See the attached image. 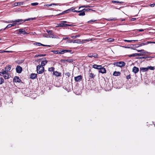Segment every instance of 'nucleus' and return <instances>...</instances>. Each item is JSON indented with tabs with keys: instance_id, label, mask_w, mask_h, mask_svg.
Masks as SVG:
<instances>
[{
	"instance_id": "f257e3e1",
	"label": "nucleus",
	"mask_w": 155,
	"mask_h": 155,
	"mask_svg": "<svg viewBox=\"0 0 155 155\" xmlns=\"http://www.w3.org/2000/svg\"><path fill=\"white\" fill-rule=\"evenodd\" d=\"M90 40L89 39H84L82 40L81 39H76L74 40H71L70 41V43H84V42L83 41H89Z\"/></svg>"
},
{
	"instance_id": "f03ea898",
	"label": "nucleus",
	"mask_w": 155,
	"mask_h": 155,
	"mask_svg": "<svg viewBox=\"0 0 155 155\" xmlns=\"http://www.w3.org/2000/svg\"><path fill=\"white\" fill-rule=\"evenodd\" d=\"M36 19L35 18H28L27 19H26L24 20H23L22 19H18L16 20L15 21H13V22H15V23H19V22H21L22 23L24 22L27 21H29L31 20H35Z\"/></svg>"
},
{
	"instance_id": "7ed1b4c3",
	"label": "nucleus",
	"mask_w": 155,
	"mask_h": 155,
	"mask_svg": "<svg viewBox=\"0 0 155 155\" xmlns=\"http://www.w3.org/2000/svg\"><path fill=\"white\" fill-rule=\"evenodd\" d=\"M46 31L48 33V35L47 36H45V37L52 38H56V36L54 35V34L53 33V31L52 30L47 29L46 30Z\"/></svg>"
},
{
	"instance_id": "20e7f679",
	"label": "nucleus",
	"mask_w": 155,
	"mask_h": 155,
	"mask_svg": "<svg viewBox=\"0 0 155 155\" xmlns=\"http://www.w3.org/2000/svg\"><path fill=\"white\" fill-rule=\"evenodd\" d=\"M114 64L117 66L122 68L125 66L126 63L124 61H120L114 63Z\"/></svg>"
},
{
	"instance_id": "39448f33",
	"label": "nucleus",
	"mask_w": 155,
	"mask_h": 155,
	"mask_svg": "<svg viewBox=\"0 0 155 155\" xmlns=\"http://www.w3.org/2000/svg\"><path fill=\"white\" fill-rule=\"evenodd\" d=\"M37 73L39 74H41L43 73L44 71V68L43 67H41L38 65L37 67Z\"/></svg>"
},
{
	"instance_id": "423d86ee",
	"label": "nucleus",
	"mask_w": 155,
	"mask_h": 155,
	"mask_svg": "<svg viewBox=\"0 0 155 155\" xmlns=\"http://www.w3.org/2000/svg\"><path fill=\"white\" fill-rule=\"evenodd\" d=\"M74 78L76 82H80L82 80L83 77L82 76L80 75L75 77Z\"/></svg>"
},
{
	"instance_id": "0eeeda50",
	"label": "nucleus",
	"mask_w": 155,
	"mask_h": 155,
	"mask_svg": "<svg viewBox=\"0 0 155 155\" xmlns=\"http://www.w3.org/2000/svg\"><path fill=\"white\" fill-rule=\"evenodd\" d=\"M88 56L91 58H92L93 57L94 58H97L98 57V55L96 53H91L88 54Z\"/></svg>"
},
{
	"instance_id": "6e6552de",
	"label": "nucleus",
	"mask_w": 155,
	"mask_h": 155,
	"mask_svg": "<svg viewBox=\"0 0 155 155\" xmlns=\"http://www.w3.org/2000/svg\"><path fill=\"white\" fill-rule=\"evenodd\" d=\"M79 11H81L80 12H79V13L78 14L79 16H84L85 15V12L88 11V9H84L82 10H79Z\"/></svg>"
},
{
	"instance_id": "1a4fd4ad",
	"label": "nucleus",
	"mask_w": 155,
	"mask_h": 155,
	"mask_svg": "<svg viewBox=\"0 0 155 155\" xmlns=\"http://www.w3.org/2000/svg\"><path fill=\"white\" fill-rule=\"evenodd\" d=\"M22 70V68L20 66L18 65L16 68V72L19 74L21 73Z\"/></svg>"
},
{
	"instance_id": "9d476101",
	"label": "nucleus",
	"mask_w": 155,
	"mask_h": 155,
	"mask_svg": "<svg viewBox=\"0 0 155 155\" xmlns=\"http://www.w3.org/2000/svg\"><path fill=\"white\" fill-rule=\"evenodd\" d=\"M13 81L15 83H19L21 81V80L18 77L15 76L13 78Z\"/></svg>"
},
{
	"instance_id": "9b49d317",
	"label": "nucleus",
	"mask_w": 155,
	"mask_h": 155,
	"mask_svg": "<svg viewBox=\"0 0 155 155\" xmlns=\"http://www.w3.org/2000/svg\"><path fill=\"white\" fill-rule=\"evenodd\" d=\"M101 67V68L99 71V72L102 74L106 73V71L105 68L102 67V66Z\"/></svg>"
},
{
	"instance_id": "f8f14e48",
	"label": "nucleus",
	"mask_w": 155,
	"mask_h": 155,
	"mask_svg": "<svg viewBox=\"0 0 155 155\" xmlns=\"http://www.w3.org/2000/svg\"><path fill=\"white\" fill-rule=\"evenodd\" d=\"M17 31H18L20 33V34H23L24 35L28 34L25 31L24 29L22 28H20L18 30H17Z\"/></svg>"
},
{
	"instance_id": "ddd939ff",
	"label": "nucleus",
	"mask_w": 155,
	"mask_h": 155,
	"mask_svg": "<svg viewBox=\"0 0 155 155\" xmlns=\"http://www.w3.org/2000/svg\"><path fill=\"white\" fill-rule=\"evenodd\" d=\"M139 71V68L136 66H134L132 69V71L135 74L137 73Z\"/></svg>"
},
{
	"instance_id": "4468645a",
	"label": "nucleus",
	"mask_w": 155,
	"mask_h": 155,
	"mask_svg": "<svg viewBox=\"0 0 155 155\" xmlns=\"http://www.w3.org/2000/svg\"><path fill=\"white\" fill-rule=\"evenodd\" d=\"M34 44L38 46L41 45L44 46H47L49 47H51V46L50 45H44L39 42H36L35 43H34Z\"/></svg>"
},
{
	"instance_id": "2eb2a0df",
	"label": "nucleus",
	"mask_w": 155,
	"mask_h": 155,
	"mask_svg": "<svg viewBox=\"0 0 155 155\" xmlns=\"http://www.w3.org/2000/svg\"><path fill=\"white\" fill-rule=\"evenodd\" d=\"M53 74L57 77H60L61 76V73L57 71H54Z\"/></svg>"
},
{
	"instance_id": "dca6fc26",
	"label": "nucleus",
	"mask_w": 155,
	"mask_h": 155,
	"mask_svg": "<svg viewBox=\"0 0 155 155\" xmlns=\"http://www.w3.org/2000/svg\"><path fill=\"white\" fill-rule=\"evenodd\" d=\"M149 43H154L155 44V42H150L149 41H148L146 43H143L139 44V46H141L143 45H147V44Z\"/></svg>"
},
{
	"instance_id": "f3484780",
	"label": "nucleus",
	"mask_w": 155,
	"mask_h": 155,
	"mask_svg": "<svg viewBox=\"0 0 155 155\" xmlns=\"http://www.w3.org/2000/svg\"><path fill=\"white\" fill-rule=\"evenodd\" d=\"M101 67V65H97L96 64H94L93 65L92 67L95 69L99 70Z\"/></svg>"
},
{
	"instance_id": "a211bd4d",
	"label": "nucleus",
	"mask_w": 155,
	"mask_h": 155,
	"mask_svg": "<svg viewBox=\"0 0 155 155\" xmlns=\"http://www.w3.org/2000/svg\"><path fill=\"white\" fill-rule=\"evenodd\" d=\"M11 66L10 65H8V66H6V67H5V71H7V73H8L11 69Z\"/></svg>"
},
{
	"instance_id": "6ab92c4d",
	"label": "nucleus",
	"mask_w": 155,
	"mask_h": 155,
	"mask_svg": "<svg viewBox=\"0 0 155 155\" xmlns=\"http://www.w3.org/2000/svg\"><path fill=\"white\" fill-rule=\"evenodd\" d=\"M66 24H65L63 22H61L60 23H59L58 25H56V27H66Z\"/></svg>"
},
{
	"instance_id": "aec40b11",
	"label": "nucleus",
	"mask_w": 155,
	"mask_h": 155,
	"mask_svg": "<svg viewBox=\"0 0 155 155\" xmlns=\"http://www.w3.org/2000/svg\"><path fill=\"white\" fill-rule=\"evenodd\" d=\"M51 52H53L54 54H63V53H62L61 51H59L58 50H53L51 51Z\"/></svg>"
},
{
	"instance_id": "412c9836",
	"label": "nucleus",
	"mask_w": 155,
	"mask_h": 155,
	"mask_svg": "<svg viewBox=\"0 0 155 155\" xmlns=\"http://www.w3.org/2000/svg\"><path fill=\"white\" fill-rule=\"evenodd\" d=\"M48 63V61L47 60L43 61H41V64L39 66L41 67L45 66Z\"/></svg>"
},
{
	"instance_id": "4be33fe9",
	"label": "nucleus",
	"mask_w": 155,
	"mask_h": 155,
	"mask_svg": "<svg viewBox=\"0 0 155 155\" xmlns=\"http://www.w3.org/2000/svg\"><path fill=\"white\" fill-rule=\"evenodd\" d=\"M88 75L90 78L91 79L94 78L95 76V75L92 72L89 73Z\"/></svg>"
},
{
	"instance_id": "5701e85b",
	"label": "nucleus",
	"mask_w": 155,
	"mask_h": 155,
	"mask_svg": "<svg viewBox=\"0 0 155 155\" xmlns=\"http://www.w3.org/2000/svg\"><path fill=\"white\" fill-rule=\"evenodd\" d=\"M37 74L35 73H32L31 74L30 78L31 79H35L37 77Z\"/></svg>"
},
{
	"instance_id": "b1692460",
	"label": "nucleus",
	"mask_w": 155,
	"mask_h": 155,
	"mask_svg": "<svg viewBox=\"0 0 155 155\" xmlns=\"http://www.w3.org/2000/svg\"><path fill=\"white\" fill-rule=\"evenodd\" d=\"M120 72L119 71H115L114 72L113 75L115 76H119L120 74Z\"/></svg>"
},
{
	"instance_id": "393cba45",
	"label": "nucleus",
	"mask_w": 155,
	"mask_h": 155,
	"mask_svg": "<svg viewBox=\"0 0 155 155\" xmlns=\"http://www.w3.org/2000/svg\"><path fill=\"white\" fill-rule=\"evenodd\" d=\"M10 76V75L8 73H6L5 74V75L4 76V78L5 79H8L9 78Z\"/></svg>"
},
{
	"instance_id": "a878e982",
	"label": "nucleus",
	"mask_w": 155,
	"mask_h": 155,
	"mask_svg": "<svg viewBox=\"0 0 155 155\" xmlns=\"http://www.w3.org/2000/svg\"><path fill=\"white\" fill-rule=\"evenodd\" d=\"M117 18H106L105 20L108 21H116L117 20Z\"/></svg>"
},
{
	"instance_id": "bb28decb",
	"label": "nucleus",
	"mask_w": 155,
	"mask_h": 155,
	"mask_svg": "<svg viewBox=\"0 0 155 155\" xmlns=\"http://www.w3.org/2000/svg\"><path fill=\"white\" fill-rule=\"evenodd\" d=\"M140 71H142V72H144L147 71L148 70L147 67V68H143L142 67L140 68Z\"/></svg>"
},
{
	"instance_id": "cd10ccee",
	"label": "nucleus",
	"mask_w": 155,
	"mask_h": 155,
	"mask_svg": "<svg viewBox=\"0 0 155 155\" xmlns=\"http://www.w3.org/2000/svg\"><path fill=\"white\" fill-rule=\"evenodd\" d=\"M60 51H61L62 53H63L64 54V53L70 52L71 51V50H63Z\"/></svg>"
},
{
	"instance_id": "c85d7f7f",
	"label": "nucleus",
	"mask_w": 155,
	"mask_h": 155,
	"mask_svg": "<svg viewBox=\"0 0 155 155\" xmlns=\"http://www.w3.org/2000/svg\"><path fill=\"white\" fill-rule=\"evenodd\" d=\"M52 5H58L57 4H55V3H52L50 4H45L44 5V6H47V7H49L51 6H52Z\"/></svg>"
},
{
	"instance_id": "c756f323",
	"label": "nucleus",
	"mask_w": 155,
	"mask_h": 155,
	"mask_svg": "<svg viewBox=\"0 0 155 155\" xmlns=\"http://www.w3.org/2000/svg\"><path fill=\"white\" fill-rule=\"evenodd\" d=\"M55 68L54 67H51V68H49L48 69V71H49L50 72H52V71H54V70Z\"/></svg>"
},
{
	"instance_id": "7c9ffc66",
	"label": "nucleus",
	"mask_w": 155,
	"mask_h": 155,
	"mask_svg": "<svg viewBox=\"0 0 155 155\" xmlns=\"http://www.w3.org/2000/svg\"><path fill=\"white\" fill-rule=\"evenodd\" d=\"M111 2L113 3H119L120 4H122L123 3L122 2H119L117 1H114L113 0L111 1Z\"/></svg>"
},
{
	"instance_id": "2f4dec72",
	"label": "nucleus",
	"mask_w": 155,
	"mask_h": 155,
	"mask_svg": "<svg viewBox=\"0 0 155 155\" xmlns=\"http://www.w3.org/2000/svg\"><path fill=\"white\" fill-rule=\"evenodd\" d=\"M4 82V80L2 78H0V84H2Z\"/></svg>"
},
{
	"instance_id": "473e14b6",
	"label": "nucleus",
	"mask_w": 155,
	"mask_h": 155,
	"mask_svg": "<svg viewBox=\"0 0 155 155\" xmlns=\"http://www.w3.org/2000/svg\"><path fill=\"white\" fill-rule=\"evenodd\" d=\"M23 2H18L17 3V5H15V6H18V5H23Z\"/></svg>"
},
{
	"instance_id": "72a5a7b5",
	"label": "nucleus",
	"mask_w": 155,
	"mask_h": 155,
	"mask_svg": "<svg viewBox=\"0 0 155 155\" xmlns=\"http://www.w3.org/2000/svg\"><path fill=\"white\" fill-rule=\"evenodd\" d=\"M147 68L148 69H150L151 70H154L155 69V67H154L152 66H148L147 67Z\"/></svg>"
},
{
	"instance_id": "f704fd0d",
	"label": "nucleus",
	"mask_w": 155,
	"mask_h": 155,
	"mask_svg": "<svg viewBox=\"0 0 155 155\" xmlns=\"http://www.w3.org/2000/svg\"><path fill=\"white\" fill-rule=\"evenodd\" d=\"M107 41L109 42H112L114 41V39L113 38H109L107 39Z\"/></svg>"
},
{
	"instance_id": "c9c22d12",
	"label": "nucleus",
	"mask_w": 155,
	"mask_h": 155,
	"mask_svg": "<svg viewBox=\"0 0 155 155\" xmlns=\"http://www.w3.org/2000/svg\"><path fill=\"white\" fill-rule=\"evenodd\" d=\"M80 35L79 34V35H75V36H71V38H77V37H80Z\"/></svg>"
},
{
	"instance_id": "e433bc0d",
	"label": "nucleus",
	"mask_w": 155,
	"mask_h": 155,
	"mask_svg": "<svg viewBox=\"0 0 155 155\" xmlns=\"http://www.w3.org/2000/svg\"><path fill=\"white\" fill-rule=\"evenodd\" d=\"M127 56L129 57H134L136 56V53L134 54L131 55H127Z\"/></svg>"
},
{
	"instance_id": "4c0bfd02",
	"label": "nucleus",
	"mask_w": 155,
	"mask_h": 155,
	"mask_svg": "<svg viewBox=\"0 0 155 155\" xmlns=\"http://www.w3.org/2000/svg\"><path fill=\"white\" fill-rule=\"evenodd\" d=\"M66 61L69 63H71L73 61V60L72 59H68L66 60Z\"/></svg>"
},
{
	"instance_id": "58836bf2",
	"label": "nucleus",
	"mask_w": 155,
	"mask_h": 155,
	"mask_svg": "<svg viewBox=\"0 0 155 155\" xmlns=\"http://www.w3.org/2000/svg\"><path fill=\"white\" fill-rule=\"evenodd\" d=\"M12 27L11 24H9L6 27V28L4 29V30H5L6 28H11Z\"/></svg>"
},
{
	"instance_id": "ea45409f",
	"label": "nucleus",
	"mask_w": 155,
	"mask_h": 155,
	"mask_svg": "<svg viewBox=\"0 0 155 155\" xmlns=\"http://www.w3.org/2000/svg\"><path fill=\"white\" fill-rule=\"evenodd\" d=\"M20 24H21V23H15V22H13V23L12 24H11V25H12V26H14L15 25H20Z\"/></svg>"
},
{
	"instance_id": "a19ab883",
	"label": "nucleus",
	"mask_w": 155,
	"mask_h": 155,
	"mask_svg": "<svg viewBox=\"0 0 155 155\" xmlns=\"http://www.w3.org/2000/svg\"><path fill=\"white\" fill-rule=\"evenodd\" d=\"M141 52L142 53H144V54H146V53H148V52H147L146 51H145L143 49L141 50Z\"/></svg>"
},
{
	"instance_id": "79ce46f5",
	"label": "nucleus",
	"mask_w": 155,
	"mask_h": 155,
	"mask_svg": "<svg viewBox=\"0 0 155 155\" xmlns=\"http://www.w3.org/2000/svg\"><path fill=\"white\" fill-rule=\"evenodd\" d=\"M124 41L126 42L131 43L132 42V41H134V40H124Z\"/></svg>"
},
{
	"instance_id": "37998d69",
	"label": "nucleus",
	"mask_w": 155,
	"mask_h": 155,
	"mask_svg": "<svg viewBox=\"0 0 155 155\" xmlns=\"http://www.w3.org/2000/svg\"><path fill=\"white\" fill-rule=\"evenodd\" d=\"M31 4L32 6H35L38 5V3L37 2H35L31 3Z\"/></svg>"
},
{
	"instance_id": "c03bdc74",
	"label": "nucleus",
	"mask_w": 155,
	"mask_h": 155,
	"mask_svg": "<svg viewBox=\"0 0 155 155\" xmlns=\"http://www.w3.org/2000/svg\"><path fill=\"white\" fill-rule=\"evenodd\" d=\"M65 75L67 76L68 77H70V74L69 72H67L65 74Z\"/></svg>"
},
{
	"instance_id": "a18cd8bd",
	"label": "nucleus",
	"mask_w": 155,
	"mask_h": 155,
	"mask_svg": "<svg viewBox=\"0 0 155 155\" xmlns=\"http://www.w3.org/2000/svg\"><path fill=\"white\" fill-rule=\"evenodd\" d=\"M2 71L1 72V73L2 74H6V73H7V71H4V70L2 69Z\"/></svg>"
},
{
	"instance_id": "49530a36",
	"label": "nucleus",
	"mask_w": 155,
	"mask_h": 155,
	"mask_svg": "<svg viewBox=\"0 0 155 155\" xmlns=\"http://www.w3.org/2000/svg\"><path fill=\"white\" fill-rule=\"evenodd\" d=\"M66 27H67V26H74V25L72 24L70 25L66 24Z\"/></svg>"
},
{
	"instance_id": "de8ad7c7",
	"label": "nucleus",
	"mask_w": 155,
	"mask_h": 155,
	"mask_svg": "<svg viewBox=\"0 0 155 155\" xmlns=\"http://www.w3.org/2000/svg\"><path fill=\"white\" fill-rule=\"evenodd\" d=\"M131 78V77L130 76V74H129V75H127L126 76V78L127 79H130Z\"/></svg>"
},
{
	"instance_id": "09e8293b",
	"label": "nucleus",
	"mask_w": 155,
	"mask_h": 155,
	"mask_svg": "<svg viewBox=\"0 0 155 155\" xmlns=\"http://www.w3.org/2000/svg\"><path fill=\"white\" fill-rule=\"evenodd\" d=\"M97 20H90L89 21H88V23H90L91 22H95L97 21Z\"/></svg>"
},
{
	"instance_id": "8fccbe9b",
	"label": "nucleus",
	"mask_w": 155,
	"mask_h": 155,
	"mask_svg": "<svg viewBox=\"0 0 155 155\" xmlns=\"http://www.w3.org/2000/svg\"><path fill=\"white\" fill-rule=\"evenodd\" d=\"M143 54L141 53H136V56H142L143 55Z\"/></svg>"
},
{
	"instance_id": "3c124183",
	"label": "nucleus",
	"mask_w": 155,
	"mask_h": 155,
	"mask_svg": "<svg viewBox=\"0 0 155 155\" xmlns=\"http://www.w3.org/2000/svg\"><path fill=\"white\" fill-rule=\"evenodd\" d=\"M137 31H144V30L143 29H139L137 30Z\"/></svg>"
},
{
	"instance_id": "603ef678",
	"label": "nucleus",
	"mask_w": 155,
	"mask_h": 155,
	"mask_svg": "<svg viewBox=\"0 0 155 155\" xmlns=\"http://www.w3.org/2000/svg\"><path fill=\"white\" fill-rule=\"evenodd\" d=\"M73 7H72V8H71L69 9H68V10H69V11H73L74 10V8H73Z\"/></svg>"
},
{
	"instance_id": "864d4df0",
	"label": "nucleus",
	"mask_w": 155,
	"mask_h": 155,
	"mask_svg": "<svg viewBox=\"0 0 155 155\" xmlns=\"http://www.w3.org/2000/svg\"><path fill=\"white\" fill-rule=\"evenodd\" d=\"M69 10H68V9L67 10H66L65 11H63L64 14L68 13L69 12Z\"/></svg>"
},
{
	"instance_id": "5fc2aeb1",
	"label": "nucleus",
	"mask_w": 155,
	"mask_h": 155,
	"mask_svg": "<svg viewBox=\"0 0 155 155\" xmlns=\"http://www.w3.org/2000/svg\"><path fill=\"white\" fill-rule=\"evenodd\" d=\"M61 61L62 62H66V59H61Z\"/></svg>"
},
{
	"instance_id": "6e6d98bb",
	"label": "nucleus",
	"mask_w": 155,
	"mask_h": 155,
	"mask_svg": "<svg viewBox=\"0 0 155 155\" xmlns=\"http://www.w3.org/2000/svg\"><path fill=\"white\" fill-rule=\"evenodd\" d=\"M64 14V12H63L62 13H59V14L56 15V16L60 15H62Z\"/></svg>"
},
{
	"instance_id": "4d7b16f0",
	"label": "nucleus",
	"mask_w": 155,
	"mask_h": 155,
	"mask_svg": "<svg viewBox=\"0 0 155 155\" xmlns=\"http://www.w3.org/2000/svg\"><path fill=\"white\" fill-rule=\"evenodd\" d=\"M154 6H155V3L151 4L150 5V6L151 7H153Z\"/></svg>"
},
{
	"instance_id": "13d9d810",
	"label": "nucleus",
	"mask_w": 155,
	"mask_h": 155,
	"mask_svg": "<svg viewBox=\"0 0 155 155\" xmlns=\"http://www.w3.org/2000/svg\"><path fill=\"white\" fill-rule=\"evenodd\" d=\"M150 58L149 57H140V58Z\"/></svg>"
},
{
	"instance_id": "bf43d9fd",
	"label": "nucleus",
	"mask_w": 155,
	"mask_h": 155,
	"mask_svg": "<svg viewBox=\"0 0 155 155\" xmlns=\"http://www.w3.org/2000/svg\"><path fill=\"white\" fill-rule=\"evenodd\" d=\"M46 55L45 54H40L38 55V57H42V56H45Z\"/></svg>"
},
{
	"instance_id": "052dcab7",
	"label": "nucleus",
	"mask_w": 155,
	"mask_h": 155,
	"mask_svg": "<svg viewBox=\"0 0 155 155\" xmlns=\"http://www.w3.org/2000/svg\"><path fill=\"white\" fill-rule=\"evenodd\" d=\"M81 12V11H77V10H75L73 11L74 12H77V13H79V12Z\"/></svg>"
},
{
	"instance_id": "680f3d73",
	"label": "nucleus",
	"mask_w": 155,
	"mask_h": 155,
	"mask_svg": "<svg viewBox=\"0 0 155 155\" xmlns=\"http://www.w3.org/2000/svg\"><path fill=\"white\" fill-rule=\"evenodd\" d=\"M87 7L86 6H80V7H79L78 8V9H80L81 8H84V7Z\"/></svg>"
},
{
	"instance_id": "e2e57ef3",
	"label": "nucleus",
	"mask_w": 155,
	"mask_h": 155,
	"mask_svg": "<svg viewBox=\"0 0 155 155\" xmlns=\"http://www.w3.org/2000/svg\"><path fill=\"white\" fill-rule=\"evenodd\" d=\"M4 52V51L3 50H0V53H3Z\"/></svg>"
},
{
	"instance_id": "0e129e2a",
	"label": "nucleus",
	"mask_w": 155,
	"mask_h": 155,
	"mask_svg": "<svg viewBox=\"0 0 155 155\" xmlns=\"http://www.w3.org/2000/svg\"><path fill=\"white\" fill-rule=\"evenodd\" d=\"M136 19V18H132L131 19V20L132 21H134Z\"/></svg>"
},
{
	"instance_id": "69168bd1",
	"label": "nucleus",
	"mask_w": 155,
	"mask_h": 155,
	"mask_svg": "<svg viewBox=\"0 0 155 155\" xmlns=\"http://www.w3.org/2000/svg\"><path fill=\"white\" fill-rule=\"evenodd\" d=\"M62 22H63V23H67L68 22H67V21H62Z\"/></svg>"
},
{
	"instance_id": "338daca9",
	"label": "nucleus",
	"mask_w": 155,
	"mask_h": 155,
	"mask_svg": "<svg viewBox=\"0 0 155 155\" xmlns=\"http://www.w3.org/2000/svg\"><path fill=\"white\" fill-rule=\"evenodd\" d=\"M137 50V51H138V52H141V50Z\"/></svg>"
},
{
	"instance_id": "774afa93",
	"label": "nucleus",
	"mask_w": 155,
	"mask_h": 155,
	"mask_svg": "<svg viewBox=\"0 0 155 155\" xmlns=\"http://www.w3.org/2000/svg\"><path fill=\"white\" fill-rule=\"evenodd\" d=\"M12 22L11 21H8V22H7L8 23H12Z\"/></svg>"
}]
</instances>
